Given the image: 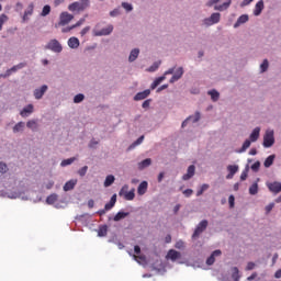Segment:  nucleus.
<instances>
[{
  "label": "nucleus",
  "mask_w": 281,
  "mask_h": 281,
  "mask_svg": "<svg viewBox=\"0 0 281 281\" xmlns=\"http://www.w3.org/2000/svg\"><path fill=\"white\" fill-rule=\"evenodd\" d=\"M90 2L89 0H80L77 2H72L71 4L68 5V10L70 12H83V10H87L89 8Z\"/></svg>",
  "instance_id": "nucleus-1"
},
{
  "label": "nucleus",
  "mask_w": 281,
  "mask_h": 281,
  "mask_svg": "<svg viewBox=\"0 0 281 281\" xmlns=\"http://www.w3.org/2000/svg\"><path fill=\"white\" fill-rule=\"evenodd\" d=\"M207 225L209 222L207 220H202L195 227L193 234H192V238L196 239L199 238V236H201L203 234V232H205L207 229Z\"/></svg>",
  "instance_id": "nucleus-2"
},
{
  "label": "nucleus",
  "mask_w": 281,
  "mask_h": 281,
  "mask_svg": "<svg viewBox=\"0 0 281 281\" xmlns=\"http://www.w3.org/2000/svg\"><path fill=\"white\" fill-rule=\"evenodd\" d=\"M276 144V138L273 137V131H267L263 136V147L271 148Z\"/></svg>",
  "instance_id": "nucleus-3"
},
{
  "label": "nucleus",
  "mask_w": 281,
  "mask_h": 281,
  "mask_svg": "<svg viewBox=\"0 0 281 281\" xmlns=\"http://www.w3.org/2000/svg\"><path fill=\"white\" fill-rule=\"evenodd\" d=\"M221 22V13H212L210 18L204 19V25H216V23Z\"/></svg>",
  "instance_id": "nucleus-4"
},
{
  "label": "nucleus",
  "mask_w": 281,
  "mask_h": 281,
  "mask_svg": "<svg viewBox=\"0 0 281 281\" xmlns=\"http://www.w3.org/2000/svg\"><path fill=\"white\" fill-rule=\"evenodd\" d=\"M46 49H50L56 54H60V52H63V45H60V42H58L57 40H52L50 43L46 45Z\"/></svg>",
  "instance_id": "nucleus-5"
},
{
  "label": "nucleus",
  "mask_w": 281,
  "mask_h": 281,
  "mask_svg": "<svg viewBox=\"0 0 281 281\" xmlns=\"http://www.w3.org/2000/svg\"><path fill=\"white\" fill-rule=\"evenodd\" d=\"M71 21H74V15L69 12H61L59 15V25H68Z\"/></svg>",
  "instance_id": "nucleus-6"
},
{
  "label": "nucleus",
  "mask_w": 281,
  "mask_h": 281,
  "mask_svg": "<svg viewBox=\"0 0 281 281\" xmlns=\"http://www.w3.org/2000/svg\"><path fill=\"white\" fill-rule=\"evenodd\" d=\"M166 258H167V260H172V262H175L176 260H179V258H181V252H179L175 249H170L167 252Z\"/></svg>",
  "instance_id": "nucleus-7"
},
{
  "label": "nucleus",
  "mask_w": 281,
  "mask_h": 281,
  "mask_svg": "<svg viewBox=\"0 0 281 281\" xmlns=\"http://www.w3.org/2000/svg\"><path fill=\"white\" fill-rule=\"evenodd\" d=\"M195 170H196V167H194V165L189 166L187 173L182 176V180L190 181V179H192V177H194Z\"/></svg>",
  "instance_id": "nucleus-8"
},
{
  "label": "nucleus",
  "mask_w": 281,
  "mask_h": 281,
  "mask_svg": "<svg viewBox=\"0 0 281 281\" xmlns=\"http://www.w3.org/2000/svg\"><path fill=\"white\" fill-rule=\"evenodd\" d=\"M183 77V67H179L175 75L170 78L169 82L172 85L175 82H177L178 80H181V78Z\"/></svg>",
  "instance_id": "nucleus-9"
},
{
  "label": "nucleus",
  "mask_w": 281,
  "mask_h": 281,
  "mask_svg": "<svg viewBox=\"0 0 281 281\" xmlns=\"http://www.w3.org/2000/svg\"><path fill=\"white\" fill-rule=\"evenodd\" d=\"M268 190H270V192H273V194H280V192H281V182L268 183Z\"/></svg>",
  "instance_id": "nucleus-10"
},
{
  "label": "nucleus",
  "mask_w": 281,
  "mask_h": 281,
  "mask_svg": "<svg viewBox=\"0 0 281 281\" xmlns=\"http://www.w3.org/2000/svg\"><path fill=\"white\" fill-rule=\"evenodd\" d=\"M113 32V25H108L106 27L102 29L101 31H97L94 33L95 36H109Z\"/></svg>",
  "instance_id": "nucleus-11"
},
{
  "label": "nucleus",
  "mask_w": 281,
  "mask_h": 281,
  "mask_svg": "<svg viewBox=\"0 0 281 281\" xmlns=\"http://www.w3.org/2000/svg\"><path fill=\"white\" fill-rule=\"evenodd\" d=\"M262 10H265V1L259 0L255 5V10H254L255 16H260V14H262Z\"/></svg>",
  "instance_id": "nucleus-12"
},
{
  "label": "nucleus",
  "mask_w": 281,
  "mask_h": 281,
  "mask_svg": "<svg viewBox=\"0 0 281 281\" xmlns=\"http://www.w3.org/2000/svg\"><path fill=\"white\" fill-rule=\"evenodd\" d=\"M228 175L226 176V179H234V175L238 172V166L237 165H228L227 166Z\"/></svg>",
  "instance_id": "nucleus-13"
},
{
  "label": "nucleus",
  "mask_w": 281,
  "mask_h": 281,
  "mask_svg": "<svg viewBox=\"0 0 281 281\" xmlns=\"http://www.w3.org/2000/svg\"><path fill=\"white\" fill-rule=\"evenodd\" d=\"M150 95V90H144L143 92L136 93L134 97L135 102H139V100H146V98Z\"/></svg>",
  "instance_id": "nucleus-14"
},
{
  "label": "nucleus",
  "mask_w": 281,
  "mask_h": 281,
  "mask_svg": "<svg viewBox=\"0 0 281 281\" xmlns=\"http://www.w3.org/2000/svg\"><path fill=\"white\" fill-rule=\"evenodd\" d=\"M68 46L71 49H78V47H80V40H78V37H70L68 40Z\"/></svg>",
  "instance_id": "nucleus-15"
},
{
  "label": "nucleus",
  "mask_w": 281,
  "mask_h": 281,
  "mask_svg": "<svg viewBox=\"0 0 281 281\" xmlns=\"http://www.w3.org/2000/svg\"><path fill=\"white\" fill-rule=\"evenodd\" d=\"M77 183H78L77 179L67 181L64 186V192H69V190H74Z\"/></svg>",
  "instance_id": "nucleus-16"
},
{
  "label": "nucleus",
  "mask_w": 281,
  "mask_h": 281,
  "mask_svg": "<svg viewBox=\"0 0 281 281\" xmlns=\"http://www.w3.org/2000/svg\"><path fill=\"white\" fill-rule=\"evenodd\" d=\"M34 113V105L29 104L27 106H25L21 112L20 115L22 117H27V115Z\"/></svg>",
  "instance_id": "nucleus-17"
},
{
  "label": "nucleus",
  "mask_w": 281,
  "mask_h": 281,
  "mask_svg": "<svg viewBox=\"0 0 281 281\" xmlns=\"http://www.w3.org/2000/svg\"><path fill=\"white\" fill-rule=\"evenodd\" d=\"M47 91V86H42L41 89H36L34 91V95L36 100H41L43 95H45V92Z\"/></svg>",
  "instance_id": "nucleus-18"
},
{
  "label": "nucleus",
  "mask_w": 281,
  "mask_h": 281,
  "mask_svg": "<svg viewBox=\"0 0 281 281\" xmlns=\"http://www.w3.org/2000/svg\"><path fill=\"white\" fill-rule=\"evenodd\" d=\"M147 190H148V182L143 181L138 186L137 193L139 194V196H144V193L147 192Z\"/></svg>",
  "instance_id": "nucleus-19"
},
{
  "label": "nucleus",
  "mask_w": 281,
  "mask_h": 281,
  "mask_svg": "<svg viewBox=\"0 0 281 281\" xmlns=\"http://www.w3.org/2000/svg\"><path fill=\"white\" fill-rule=\"evenodd\" d=\"M232 5V0H228L227 2H224L220 5H214V10L217 12H224V10H227Z\"/></svg>",
  "instance_id": "nucleus-20"
},
{
  "label": "nucleus",
  "mask_w": 281,
  "mask_h": 281,
  "mask_svg": "<svg viewBox=\"0 0 281 281\" xmlns=\"http://www.w3.org/2000/svg\"><path fill=\"white\" fill-rule=\"evenodd\" d=\"M115 203H117V194H113L110 202L104 205L105 210H113L115 207Z\"/></svg>",
  "instance_id": "nucleus-21"
},
{
  "label": "nucleus",
  "mask_w": 281,
  "mask_h": 281,
  "mask_svg": "<svg viewBox=\"0 0 281 281\" xmlns=\"http://www.w3.org/2000/svg\"><path fill=\"white\" fill-rule=\"evenodd\" d=\"M221 250H215L212 255L206 259V265L212 266L216 261V256H221Z\"/></svg>",
  "instance_id": "nucleus-22"
},
{
  "label": "nucleus",
  "mask_w": 281,
  "mask_h": 281,
  "mask_svg": "<svg viewBox=\"0 0 281 281\" xmlns=\"http://www.w3.org/2000/svg\"><path fill=\"white\" fill-rule=\"evenodd\" d=\"M128 214H130L128 212H122V211H120V212L116 213V215L113 217V221H114L115 223H117V222H120V221L126 218V216H128Z\"/></svg>",
  "instance_id": "nucleus-23"
},
{
  "label": "nucleus",
  "mask_w": 281,
  "mask_h": 281,
  "mask_svg": "<svg viewBox=\"0 0 281 281\" xmlns=\"http://www.w3.org/2000/svg\"><path fill=\"white\" fill-rule=\"evenodd\" d=\"M164 80H166V76L156 78L155 81L151 83L150 89L154 91V89H157V87H159V85H161Z\"/></svg>",
  "instance_id": "nucleus-24"
},
{
  "label": "nucleus",
  "mask_w": 281,
  "mask_h": 281,
  "mask_svg": "<svg viewBox=\"0 0 281 281\" xmlns=\"http://www.w3.org/2000/svg\"><path fill=\"white\" fill-rule=\"evenodd\" d=\"M259 137H260V127H256L250 134V142H258Z\"/></svg>",
  "instance_id": "nucleus-25"
},
{
  "label": "nucleus",
  "mask_w": 281,
  "mask_h": 281,
  "mask_svg": "<svg viewBox=\"0 0 281 281\" xmlns=\"http://www.w3.org/2000/svg\"><path fill=\"white\" fill-rule=\"evenodd\" d=\"M150 164H153V160L150 158L142 160L140 162H138V170H144V168H148Z\"/></svg>",
  "instance_id": "nucleus-26"
},
{
  "label": "nucleus",
  "mask_w": 281,
  "mask_h": 281,
  "mask_svg": "<svg viewBox=\"0 0 281 281\" xmlns=\"http://www.w3.org/2000/svg\"><path fill=\"white\" fill-rule=\"evenodd\" d=\"M139 56V49L138 48H134L128 57L130 63H135V60H137V57Z\"/></svg>",
  "instance_id": "nucleus-27"
},
{
  "label": "nucleus",
  "mask_w": 281,
  "mask_h": 281,
  "mask_svg": "<svg viewBox=\"0 0 281 281\" xmlns=\"http://www.w3.org/2000/svg\"><path fill=\"white\" fill-rule=\"evenodd\" d=\"M113 183H115V176L113 175L106 176L104 181V188H109L110 186H113Z\"/></svg>",
  "instance_id": "nucleus-28"
},
{
  "label": "nucleus",
  "mask_w": 281,
  "mask_h": 281,
  "mask_svg": "<svg viewBox=\"0 0 281 281\" xmlns=\"http://www.w3.org/2000/svg\"><path fill=\"white\" fill-rule=\"evenodd\" d=\"M274 159L276 155H270L263 162L265 168H271V166H273Z\"/></svg>",
  "instance_id": "nucleus-29"
},
{
  "label": "nucleus",
  "mask_w": 281,
  "mask_h": 281,
  "mask_svg": "<svg viewBox=\"0 0 281 281\" xmlns=\"http://www.w3.org/2000/svg\"><path fill=\"white\" fill-rule=\"evenodd\" d=\"M232 279L234 280V281H240V271L238 270V268L237 267H234L233 269H232Z\"/></svg>",
  "instance_id": "nucleus-30"
},
{
  "label": "nucleus",
  "mask_w": 281,
  "mask_h": 281,
  "mask_svg": "<svg viewBox=\"0 0 281 281\" xmlns=\"http://www.w3.org/2000/svg\"><path fill=\"white\" fill-rule=\"evenodd\" d=\"M56 201H58V195L56 193H53L46 198V203H48V205H54Z\"/></svg>",
  "instance_id": "nucleus-31"
},
{
  "label": "nucleus",
  "mask_w": 281,
  "mask_h": 281,
  "mask_svg": "<svg viewBox=\"0 0 281 281\" xmlns=\"http://www.w3.org/2000/svg\"><path fill=\"white\" fill-rule=\"evenodd\" d=\"M207 93L211 95V100H213V102H218V98H221V93H218V91L211 90Z\"/></svg>",
  "instance_id": "nucleus-32"
},
{
  "label": "nucleus",
  "mask_w": 281,
  "mask_h": 281,
  "mask_svg": "<svg viewBox=\"0 0 281 281\" xmlns=\"http://www.w3.org/2000/svg\"><path fill=\"white\" fill-rule=\"evenodd\" d=\"M247 21H249V15H241L238 18L237 22L235 23L234 27H238V25L243 24V23H247Z\"/></svg>",
  "instance_id": "nucleus-33"
},
{
  "label": "nucleus",
  "mask_w": 281,
  "mask_h": 281,
  "mask_svg": "<svg viewBox=\"0 0 281 281\" xmlns=\"http://www.w3.org/2000/svg\"><path fill=\"white\" fill-rule=\"evenodd\" d=\"M25 128V123L19 122L18 124L14 125L13 127V133H21Z\"/></svg>",
  "instance_id": "nucleus-34"
},
{
  "label": "nucleus",
  "mask_w": 281,
  "mask_h": 281,
  "mask_svg": "<svg viewBox=\"0 0 281 281\" xmlns=\"http://www.w3.org/2000/svg\"><path fill=\"white\" fill-rule=\"evenodd\" d=\"M108 232H109V227L106 225H103L99 228L98 236L104 237L106 236Z\"/></svg>",
  "instance_id": "nucleus-35"
},
{
  "label": "nucleus",
  "mask_w": 281,
  "mask_h": 281,
  "mask_svg": "<svg viewBox=\"0 0 281 281\" xmlns=\"http://www.w3.org/2000/svg\"><path fill=\"white\" fill-rule=\"evenodd\" d=\"M27 128H31V131H36L38 128V123L36 121L31 120L26 123Z\"/></svg>",
  "instance_id": "nucleus-36"
},
{
  "label": "nucleus",
  "mask_w": 281,
  "mask_h": 281,
  "mask_svg": "<svg viewBox=\"0 0 281 281\" xmlns=\"http://www.w3.org/2000/svg\"><path fill=\"white\" fill-rule=\"evenodd\" d=\"M124 199L125 201H133V199H135V189L131 190L130 192H126Z\"/></svg>",
  "instance_id": "nucleus-37"
},
{
  "label": "nucleus",
  "mask_w": 281,
  "mask_h": 281,
  "mask_svg": "<svg viewBox=\"0 0 281 281\" xmlns=\"http://www.w3.org/2000/svg\"><path fill=\"white\" fill-rule=\"evenodd\" d=\"M32 12H34V7L30 5L29 10L24 12L23 22L27 21V16H32Z\"/></svg>",
  "instance_id": "nucleus-38"
},
{
  "label": "nucleus",
  "mask_w": 281,
  "mask_h": 281,
  "mask_svg": "<svg viewBox=\"0 0 281 281\" xmlns=\"http://www.w3.org/2000/svg\"><path fill=\"white\" fill-rule=\"evenodd\" d=\"M249 194L256 195L258 194V182H255L249 188Z\"/></svg>",
  "instance_id": "nucleus-39"
},
{
  "label": "nucleus",
  "mask_w": 281,
  "mask_h": 281,
  "mask_svg": "<svg viewBox=\"0 0 281 281\" xmlns=\"http://www.w3.org/2000/svg\"><path fill=\"white\" fill-rule=\"evenodd\" d=\"M74 161H76V158H68V159H65L60 162V166L63 168H65V166H71V164H74Z\"/></svg>",
  "instance_id": "nucleus-40"
},
{
  "label": "nucleus",
  "mask_w": 281,
  "mask_h": 281,
  "mask_svg": "<svg viewBox=\"0 0 281 281\" xmlns=\"http://www.w3.org/2000/svg\"><path fill=\"white\" fill-rule=\"evenodd\" d=\"M188 120H192L193 124H196V122H199V120H201V113L200 112H195V114L193 116H189Z\"/></svg>",
  "instance_id": "nucleus-41"
},
{
  "label": "nucleus",
  "mask_w": 281,
  "mask_h": 281,
  "mask_svg": "<svg viewBox=\"0 0 281 281\" xmlns=\"http://www.w3.org/2000/svg\"><path fill=\"white\" fill-rule=\"evenodd\" d=\"M8 21V15L4 13L0 14V32L3 30V24L7 23Z\"/></svg>",
  "instance_id": "nucleus-42"
},
{
  "label": "nucleus",
  "mask_w": 281,
  "mask_h": 281,
  "mask_svg": "<svg viewBox=\"0 0 281 281\" xmlns=\"http://www.w3.org/2000/svg\"><path fill=\"white\" fill-rule=\"evenodd\" d=\"M52 12V7H49L48 4L44 5L41 15L42 16H47V14H49Z\"/></svg>",
  "instance_id": "nucleus-43"
},
{
  "label": "nucleus",
  "mask_w": 281,
  "mask_h": 281,
  "mask_svg": "<svg viewBox=\"0 0 281 281\" xmlns=\"http://www.w3.org/2000/svg\"><path fill=\"white\" fill-rule=\"evenodd\" d=\"M249 146H251V140L246 139L239 150V153H245V150H247V148H249Z\"/></svg>",
  "instance_id": "nucleus-44"
},
{
  "label": "nucleus",
  "mask_w": 281,
  "mask_h": 281,
  "mask_svg": "<svg viewBox=\"0 0 281 281\" xmlns=\"http://www.w3.org/2000/svg\"><path fill=\"white\" fill-rule=\"evenodd\" d=\"M82 100H85V94H82V93H79V94L75 95V98H74L75 104H80V102H82Z\"/></svg>",
  "instance_id": "nucleus-45"
},
{
  "label": "nucleus",
  "mask_w": 281,
  "mask_h": 281,
  "mask_svg": "<svg viewBox=\"0 0 281 281\" xmlns=\"http://www.w3.org/2000/svg\"><path fill=\"white\" fill-rule=\"evenodd\" d=\"M209 189H210V184H202L200 190H198V192H196V196H201L203 194V192H205V190H209Z\"/></svg>",
  "instance_id": "nucleus-46"
},
{
  "label": "nucleus",
  "mask_w": 281,
  "mask_h": 281,
  "mask_svg": "<svg viewBox=\"0 0 281 281\" xmlns=\"http://www.w3.org/2000/svg\"><path fill=\"white\" fill-rule=\"evenodd\" d=\"M142 142H144V135L143 136H139L137 138V140H135L131 146L130 148H135V146H139V144H142Z\"/></svg>",
  "instance_id": "nucleus-47"
},
{
  "label": "nucleus",
  "mask_w": 281,
  "mask_h": 281,
  "mask_svg": "<svg viewBox=\"0 0 281 281\" xmlns=\"http://www.w3.org/2000/svg\"><path fill=\"white\" fill-rule=\"evenodd\" d=\"M260 69L262 72L267 71V69H269V60L265 59L260 65Z\"/></svg>",
  "instance_id": "nucleus-48"
},
{
  "label": "nucleus",
  "mask_w": 281,
  "mask_h": 281,
  "mask_svg": "<svg viewBox=\"0 0 281 281\" xmlns=\"http://www.w3.org/2000/svg\"><path fill=\"white\" fill-rule=\"evenodd\" d=\"M134 260H136V262H146V257L145 256H137V255H133Z\"/></svg>",
  "instance_id": "nucleus-49"
},
{
  "label": "nucleus",
  "mask_w": 281,
  "mask_h": 281,
  "mask_svg": "<svg viewBox=\"0 0 281 281\" xmlns=\"http://www.w3.org/2000/svg\"><path fill=\"white\" fill-rule=\"evenodd\" d=\"M122 8H124V10H126V12H132V10H133V4L127 3V2H123V3H122Z\"/></svg>",
  "instance_id": "nucleus-50"
},
{
  "label": "nucleus",
  "mask_w": 281,
  "mask_h": 281,
  "mask_svg": "<svg viewBox=\"0 0 281 281\" xmlns=\"http://www.w3.org/2000/svg\"><path fill=\"white\" fill-rule=\"evenodd\" d=\"M248 175H249V168H246V169L241 172V175H240V180H241V181H246Z\"/></svg>",
  "instance_id": "nucleus-51"
},
{
  "label": "nucleus",
  "mask_w": 281,
  "mask_h": 281,
  "mask_svg": "<svg viewBox=\"0 0 281 281\" xmlns=\"http://www.w3.org/2000/svg\"><path fill=\"white\" fill-rule=\"evenodd\" d=\"M0 172L2 175H5V172H8V165L4 162H0Z\"/></svg>",
  "instance_id": "nucleus-52"
},
{
  "label": "nucleus",
  "mask_w": 281,
  "mask_h": 281,
  "mask_svg": "<svg viewBox=\"0 0 281 281\" xmlns=\"http://www.w3.org/2000/svg\"><path fill=\"white\" fill-rule=\"evenodd\" d=\"M87 170H89V167H88V166H85V167H82L81 169H79L78 175H79L80 177H85V175H87Z\"/></svg>",
  "instance_id": "nucleus-53"
},
{
  "label": "nucleus",
  "mask_w": 281,
  "mask_h": 281,
  "mask_svg": "<svg viewBox=\"0 0 281 281\" xmlns=\"http://www.w3.org/2000/svg\"><path fill=\"white\" fill-rule=\"evenodd\" d=\"M175 247L176 249H183V247H186V243H183V240H178Z\"/></svg>",
  "instance_id": "nucleus-54"
},
{
  "label": "nucleus",
  "mask_w": 281,
  "mask_h": 281,
  "mask_svg": "<svg viewBox=\"0 0 281 281\" xmlns=\"http://www.w3.org/2000/svg\"><path fill=\"white\" fill-rule=\"evenodd\" d=\"M251 170H254L255 172H258V170H260V161H256L255 164H252Z\"/></svg>",
  "instance_id": "nucleus-55"
},
{
  "label": "nucleus",
  "mask_w": 281,
  "mask_h": 281,
  "mask_svg": "<svg viewBox=\"0 0 281 281\" xmlns=\"http://www.w3.org/2000/svg\"><path fill=\"white\" fill-rule=\"evenodd\" d=\"M273 207H276L274 203H270L266 206V214H270L271 210H273Z\"/></svg>",
  "instance_id": "nucleus-56"
},
{
  "label": "nucleus",
  "mask_w": 281,
  "mask_h": 281,
  "mask_svg": "<svg viewBox=\"0 0 281 281\" xmlns=\"http://www.w3.org/2000/svg\"><path fill=\"white\" fill-rule=\"evenodd\" d=\"M221 0H209L206 2L207 8H212V5H216V3H220Z\"/></svg>",
  "instance_id": "nucleus-57"
},
{
  "label": "nucleus",
  "mask_w": 281,
  "mask_h": 281,
  "mask_svg": "<svg viewBox=\"0 0 281 281\" xmlns=\"http://www.w3.org/2000/svg\"><path fill=\"white\" fill-rule=\"evenodd\" d=\"M183 194L187 196V199H189L191 194H194V191L192 189H187L183 191Z\"/></svg>",
  "instance_id": "nucleus-58"
},
{
  "label": "nucleus",
  "mask_w": 281,
  "mask_h": 281,
  "mask_svg": "<svg viewBox=\"0 0 281 281\" xmlns=\"http://www.w3.org/2000/svg\"><path fill=\"white\" fill-rule=\"evenodd\" d=\"M255 267H256V263H254V262H248V263H247V267H246V271H251V270L255 269Z\"/></svg>",
  "instance_id": "nucleus-59"
},
{
  "label": "nucleus",
  "mask_w": 281,
  "mask_h": 281,
  "mask_svg": "<svg viewBox=\"0 0 281 281\" xmlns=\"http://www.w3.org/2000/svg\"><path fill=\"white\" fill-rule=\"evenodd\" d=\"M110 16H120V9H114L110 12Z\"/></svg>",
  "instance_id": "nucleus-60"
},
{
  "label": "nucleus",
  "mask_w": 281,
  "mask_h": 281,
  "mask_svg": "<svg viewBox=\"0 0 281 281\" xmlns=\"http://www.w3.org/2000/svg\"><path fill=\"white\" fill-rule=\"evenodd\" d=\"M235 201H236V199L234 198V195H229V198H228L229 207H234Z\"/></svg>",
  "instance_id": "nucleus-61"
},
{
  "label": "nucleus",
  "mask_w": 281,
  "mask_h": 281,
  "mask_svg": "<svg viewBox=\"0 0 281 281\" xmlns=\"http://www.w3.org/2000/svg\"><path fill=\"white\" fill-rule=\"evenodd\" d=\"M82 23H85V18L80 19L76 24L72 25V27H80V25H82Z\"/></svg>",
  "instance_id": "nucleus-62"
},
{
  "label": "nucleus",
  "mask_w": 281,
  "mask_h": 281,
  "mask_svg": "<svg viewBox=\"0 0 281 281\" xmlns=\"http://www.w3.org/2000/svg\"><path fill=\"white\" fill-rule=\"evenodd\" d=\"M9 76H12V70L8 69L4 75H1V78H9Z\"/></svg>",
  "instance_id": "nucleus-63"
},
{
  "label": "nucleus",
  "mask_w": 281,
  "mask_h": 281,
  "mask_svg": "<svg viewBox=\"0 0 281 281\" xmlns=\"http://www.w3.org/2000/svg\"><path fill=\"white\" fill-rule=\"evenodd\" d=\"M134 252L136 256H139V254H142V248L139 246H134Z\"/></svg>",
  "instance_id": "nucleus-64"
}]
</instances>
